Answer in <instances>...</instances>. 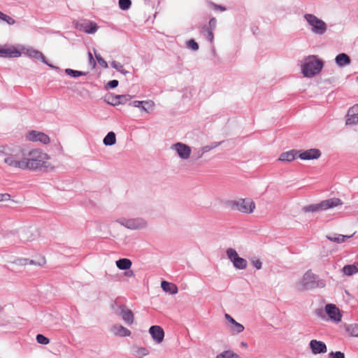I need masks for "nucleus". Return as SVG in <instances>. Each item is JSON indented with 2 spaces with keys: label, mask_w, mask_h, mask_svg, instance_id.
Returning a JSON list of instances; mask_svg holds the SVG:
<instances>
[{
  "label": "nucleus",
  "mask_w": 358,
  "mask_h": 358,
  "mask_svg": "<svg viewBox=\"0 0 358 358\" xmlns=\"http://www.w3.org/2000/svg\"><path fill=\"white\" fill-rule=\"evenodd\" d=\"M324 67V62L316 55L306 57L301 64V72L306 78H313L318 75Z\"/></svg>",
  "instance_id": "7ed1b4c3"
},
{
  "label": "nucleus",
  "mask_w": 358,
  "mask_h": 358,
  "mask_svg": "<svg viewBox=\"0 0 358 358\" xmlns=\"http://www.w3.org/2000/svg\"><path fill=\"white\" fill-rule=\"evenodd\" d=\"M226 254L236 268L242 270L247 268L248 262L246 259L240 257L235 249L231 248L227 249Z\"/></svg>",
  "instance_id": "9b49d317"
},
{
  "label": "nucleus",
  "mask_w": 358,
  "mask_h": 358,
  "mask_svg": "<svg viewBox=\"0 0 358 358\" xmlns=\"http://www.w3.org/2000/svg\"><path fill=\"white\" fill-rule=\"evenodd\" d=\"M10 200V195L9 194H0V202Z\"/></svg>",
  "instance_id": "603ef678"
},
{
  "label": "nucleus",
  "mask_w": 358,
  "mask_h": 358,
  "mask_svg": "<svg viewBox=\"0 0 358 358\" xmlns=\"http://www.w3.org/2000/svg\"><path fill=\"white\" fill-rule=\"evenodd\" d=\"M224 317H225L226 320L232 324V326L235 323H236V321L230 315L226 313Z\"/></svg>",
  "instance_id": "5fc2aeb1"
},
{
  "label": "nucleus",
  "mask_w": 358,
  "mask_h": 358,
  "mask_svg": "<svg viewBox=\"0 0 358 358\" xmlns=\"http://www.w3.org/2000/svg\"><path fill=\"white\" fill-rule=\"evenodd\" d=\"M111 66L116 69L120 73H122L123 75L126 76L127 73H129L128 71H126L124 69L123 65L117 61H113L110 64Z\"/></svg>",
  "instance_id": "7c9ffc66"
},
{
  "label": "nucleus",
  "mask_w": 358,
  "mask_h": 358,
  "mask_svg": "<svg viewBox=\"0 0 358 358\" xmlns=\"http://www.w3.org/2000/svg\"><path fill=\"white\" fill-rule=\"evenodd\" d=\"M352 235L344 236L342 234H332V235H327L326 237L330 241L335 242L337 243H343L346 239L352 237Z\"/></svg>",
  "instance_id": "a878e982"
},
{
  "label": "nucleus",
  "mask_w": 358,
  "mask_h": 358,
  "mask_svg": "<svg viewBox=\"0 0 358 358\" xmlns=\"http://www.w3.org/2000/svg\"><path fill=\"white\" fill-rule=\"evenodd\" d=\"M148 106V108H152L154 106V102L152 101H134L129 103L130 106L136 108H141V105Z\"/></svg>",
  "instance_id": "c756f323"
},
{
  "label": "nucleus",
  "mask_w": 358,
  "mask_h": 358,
  "mask_svg": "<svg viewBox=\"0 0 358 358\" xmlns=\"http://www.w3.org/2000/svg\"><path fill=\"white\" fill-rule=\"evenodd\" d=\"M292 152L294 151L292 150ZM322 152L319 149L311 148L304 151H296L292 153V159L299 157L302 160L317 159L321 157Z\"/></svg>",
  "instance_id": "f8f14e48"
},
{
  "label": "nucleus",
  "mask_w": 358,
  "mask_h": 358,
  "mask_svg": "<svg viewBox=\"0 0 358 358\" xmlns=\"http://www.w3.org/2000/svg\"><path fill=\"white\" fill-rule=\"evenodd\" d=\"M135 355L138 357H144L149 354V351L147 348L143 347H135Z\"/></svg>",
  "instance_id": "c9c22d12"
},
{
  "label": "nucleus",
  "mask_w": 358,
  "mask_h": 358,
  "mask_svg": "<svg viewBox=\"0 0 358 358\" xmlns=\"http://www.w3.org/2000/svg\"><path fill=\"white\" fill-rule=\"evenodd\" d=\"M187 46L193 51H197L199 50V45L194 39L189 40L187 42Z\"/></svg>",
  "instance_id": "79ce46f5"
},
{
  "label": "nucleus",
  "mask_w": 358,
  "mask_h": 358,
  "mask_svg": "<svg viewBox=\"0 0 358 358\" xmlns=\"http://www.w3.org/2000/svg\"><path fill=\"white\" fill-rule=\"evenodd\" d=\"M149 333L156 343L159 344L164 341V331L160 326L154 325L150 327Z\"/></svg>",
  "instance_id": "a211bd4d"
},
{
  "label": "nucleus",
  "mask_w": 358,
  "mask_h": 358,
  "mask_svg": "<svg viewBox=\"0 0 358 358\" xmlns=\"http://www.w3.org/2000/svg\"><path fill=\"white\" fill-rule=\"evenodd\" d=\"M231 331L235 334H239L243 331L244 327L241 324L236 322L232 327H231Z\"/></svg>",
  "instance_id": "ea45409f"
},
{
  "label": "nucleus",
  "mask_w": 358,
  "mask_h": 358,
  "mask_svg": "<svg viewBox=\"0 0 358 358\" xmlns=\"http://www.w3.org/2000/svg\"><path fill=\"white\" fill-rule=\"evenodd\" d=\"M343 204L342 201L338 198H331L321 201L319 203L308 206L305 208L307 212H317L327 210Z\"/></svg>",
  "instance_id": "423d86ee"
},
{
  "label": "nucleus",
  "mask_w": 358,
  "mask_h": 358,
  "mask_svg": "<svg viewBox=\"0 0 358 358\" xmlns=\"http://www.w3.org/2000/svg\"><path fill=\"white\" fill-rule=\"evenodd\" d=\"M278 161H282V162H285V161H287V162H289L291 161V151H287V152H282L278 159Z\"/></svg>",
  "instance_id": "37998d69"
},
{
  "label": "nucleus",
  "mask_w": 358,
  "mask_h": 358,
  "mask_svg": "<svg viewBox=\"0 0 358 358\" xmlns=\"http://www.w3.org/2000/svg\"><path fill=\"white\" fill-rule=\"evenodd\" d=\"M0 20L6 22L8 24L12 25L14 24L15 21L11 17L3 13L0 11Z\"/></svg>",
  "instance_id": "4c0bfd02"
},
{
  "label": "nucleus",
  "mask_w": 358,
  "mask_h": 358,
  "mask_svg": "<svg viewBox=\"0 0 358 358\" xmlns=\"http://www.w3.org/2000/svg\"><path fill=\"white\" fill-rule=\"evenodd\" d=\"M330 358H345V355L341 352H331L329 354Z\"/></svg>",
  "instance_id": "09e8293b"
},
{
  "label": "nucleus",
  "mask_w": 358,
  "mask_h": 358,
  "mask_svg": "<svg viewBox=\"0 0 358 358\" xmlns=\"http://www.w3.org/2000/svg\"><path fill=\"white\" fill-rule=\"evenodd\" d=\"M161 287L164 292L171 294H176L178 292V287L175 284L169 282L165 280L162 282Z\"/></svg>",
  "instance_id": "b1692460"
},
{
  "label": "nucleus",
  "mask_w": 358,
  "mask_h": 358,
  "mask_svg": "<svg viewBox=\"0 0 358 358\" xmlns=\"http://www.w3.org/2000/svg\"><path fill=\"white\" fill-rule=\"evenodd\" d=\"M110 331L115 336L127 337L131 335V331L120 324H113L110 328Z\"/></svg>",
  "instance_id": "6ab92c4d"
},
{
  "label": "nucleus",
  "mask_w": 358,
  "mask_h": 358,
  "mask_svg": "<svg viewBox=\"0 0 358 358\" xmlns=\"http://www.w3.org/2000/svg\"><path fill=\"white\" fill-rule=\"evenodd\" d=\"M145 106L144 104L141 105L140 108L143 111L148 112V109Z\"/></svg>",
  "instance_id": "13d9d810"
},
{
  "label": "nucleus",
  "mask_w": 358,
  "mask_h": 358,
  "mask_svg": "<svg viewBox=\"0 0 358 358\" xmlns=\"http://www.w3.org/2000/svg\"><path fill=\"white\" fill-rule=\"evenodd\" d=\"M88 56H89V59H90V63H92L93 65L94 66L95 65V62H94V59L93 58V56H92V53L89 52L88 53Z\"/></svg>",
  "instance_id": "4d7b16f0"
},
{
  "label": "nucleus",
  "mask_w": 358,
  "mask_h": 358,
  "mask_svg": "<svg viewBox=\"0 0 358 358\" xmlns=\"http://www.w3.org/2000/svg\"><path fill=\"white\" fill-rule=\"evenodd\" d=\"M117 222L122 226L131 230H142L148 227V221L141 217L134 218H120Z\"/></svg>",
  "instance_id": "0eeeda50"
},
{
  "label": "nucleus",
  "mask_w": 358,
  "mask_h": 358,
  "mask_svg": "<svg viewBox=\"0 0 358 358\" xmlns=\"http://www.w3.org/2000/svg\"><path fill=\"white\" fill-rule=\"evenodd\" d=\"M301 289H313L315 288H323L325 287V281L320 279L317 275L307 272L304 274L301 282L300 283Z\"/></svg>",
  "instance_id": "39448f33"
},
{
  "label": "nucleus",
  "mask_w": 358,
  "mask_h": 358,
  "mask_svg": "<svg viewBox=\"0 0 358 358\" xmlns=\"http://www.w3.org/2000/svg\"><path fill=\"white\" fill-rule=\"evenodd\" d=\"M252 264L254 267H255L257 270L262 268V263L259 259H255L252 261Z\"/></svg>",
  "instance_id": "3c124183"
},
{
  "label": "nucleus",
  "mask_w": 358,
  "mask_h": 358,
  "mask_svg": "<svg viewBox=\"0 0 358 358\" xmlns=\"http://www.w3.org/2000/svg\"><path fill=\"white\" fill-rule=\"evenodd\" d=\"M231 207L241 213L250 214L255 208V203L250 198L238 199L231 202Z\"/></svg>",
  "instance_id": "6e6552de"
},
{
  "label": "nucleus",
  "mask_w": 358,
  "mask_h": 358,
  "mask_svg": "<svg viewBox=\"0 0 358 358\" xmlns=\"http://www.w3.org/2000/svg\"><path fill=\"white\" fill-rule=\"evenodd\" d=\"M324 312L328 319L334 323H339L341 321L342 315L339 309L333 303L327 304L324 307Z\"/></svg>",
  "instance_id": "4468645a"
},
{
  "label": "nucleus",
  "mask_w": 358,
  "mask_h": 358,
  "mask_svg": "<svg viewBox=\"0 0 358 358\" xmlns=\"http://www.w3.org/2000/svg\"><path fill=\"white\" fill-rule=\"evenodd\" d=\"M346 331L352 336L358 337V324H351L346 327Z\"/></svg>",
  "instance_id": "2f4dec72"
},
{
  "label": "nucleus",
  "mask_w": 358,
  "mask_h": 358,
  "mask_svg": "<svg viewBox=\"0 0 358 358\" xmlns=\"http://www.w3.org/2000/svg\"><path fill=\"white\" fill-rule=\"evenodd\" d=\"M171 150L173 151L180 159L184 161L188 160L192 153L191 148L181 142L172 144L171 145Z\"/></svg>",
  "instance_id": "9d476101"
},
{
  "label": "nucleus",
  "mask_w": 358,
  "mask_h": 358,
  "mask_svg": "<svg viewBox=\"0 0 358 358\" xmlns=\"http://www.w3.org/2000/svg\"><path fill=\"white\" fill-rule=\"evenodd\" d=\"M213 30L208 28V26L205 25L201 27V34L210 43H213L214 39V36L213 33Z\"/></svg>",
  "instance_id": "c85d7f7f"
},
{
  "label": "nucleus",
  "mask_w": 358,
  "mask_h": 358,
  "mask_svg": "<svg viewBox=\"0 0 358 358\" xmlns=\"http://www.w3.org/2000/svg\"><path fill=\"white\" fill-rule=\"evenodd\" d=\"M119 7L122 10H128L131 6V0H119Z\"/></svg>",
  "instance_id": "e433bc0d"
},
{
  "label": "nucleus",
  "mask_w": 358,
  "mask_h": 358,
  "mask_svg": "<svg viewBox=\"0 0 358 358\" xmlns=\"http://www.w3.org/2000/svg\"><path fill=\"white\" fill-rule=\"evenodd\" d=\"M26 138L32 142H38L44 145L50 143V137L45 133L38 131H31L26 135Z\"/></svg>",
  "instance_id": "2eb2a0df"
},
{
  "label": "nucleus",
  "mask_w": 358,
  "mask_h": 358,
  "mask_svg": "<svg viewBox=\"0 0 358 358\" xmlns=\"http://www.w3.org/2000/svg\"><path fill=\"white\" fill-rule=\"evenodd\" d=\"M357 80H358V76H357Z\"/></svg>",
  "instance_id": "338daca9"
},
{
  "label": "nucleus",
  "mask_w": 358,
  "mask_h": 358,
  "mask_svg": "<svg viewBox=\"0 0 358 358\" xmlns=\"http://www.w3.org/2000/svg\"><path fill=\"white\" fill-rule=\"evenodd\" d=\"M103 143L106 146L113 145L116 143L115 134L113 131H110L104 137Z\"/></svg>",
  "instance_id": "cd10ccee"
},
{
  "label": "nucleus",
  "mask_w": 358,
  "mask_h": 358,
  "mask_svg": "<svg viewBox=\"0 0 358 358\" xmlns=\"http://www.w3.org/2000/svg\"><path fill=\"white\" fill-rule=\"evenodd\" d=\"M13 263L20 266H25L27 264H36V263L34 260H30L27 258L17 259Z\"/></svg>",
  "instance_id": "f704fd0d"
},
{
  "label": "nucleus",
  "mask_w": 358,
  "mask_h": 358,
  "mask_svg": "<svg viewBox=\"0 0 358 358\" xmlns=\"http://www.w3.org/2000/svg\"><path fill=\"white\" fill-rule=\"evenodd\" d=\"M120 307H126L124 305H121V304H118L116 301L114 302L112 305H111V309L113 311V313L116 315H118L120 314Z\"/></svg>",
  "instance_id": "c03bdc74"
},
{
  "label": "nucleus",
  "mask_w": 358,
  "mask_h": 358,
  "mask_svg": "<svg viewBox=\"0 0 358 358\" xmlns=\"http://www.w3.org/2000/svg\"><path fill=\"white\" fill-rule=\"evenodd\" d=\"M218 145H220V143H215V145H213V148L217 147Z\"/></svg>",
  "instance_id": "e2e57ef3"
},
{
  "label": "nucleus",
  "mask_w": 358,
  "mask_h": 358,
  "mask_svg": "<svg viewBox=\"0 0 358 358\" xmlns=\"http://www.w3.org/2000/svg\"><path fill=\"white\" fill-rule=\"evenodd\" d=\"M115 264L120 270H129L132 265V262L127 258H122L116 261Z\"/></svg>",
  "instance_id": "393cba45"
},
{
  "label": "nucleus",
  "mask_w": 358,
  "mask_h": 358,
  "mask_svg": "<svg viewBox=\"0 0 358 358\" xmlns=\"http://www.w3.org/2000/svg\"><path fill=\"white\" fill-rule=\"evenodd\" d=\"M242 345L244 346V347H247L248 346L247 343H245L244 342L242 343Z\"/></svg>",
  "instance_id": "680f3d73"
},
{
  "label": "nucleus",
  "mask_w": 358,
  "mask_h": 358,
  "mask_svg": "<svg viewBox=\"0 0 358 358\" xmlns=\"http://www.w3.org/2000/svg\"><path fill=\"white\" fill-rule=\"evenodd\" d=\"M115 99L119 100L116 102H113L112 105L113 106L124 104L127 101L130 100L131 97L129 95H116Z\"/></svg>",
  "instance_id": "72a5a7b5"
},
{
  "label": "nucleus",
  "mask_w": 358,
  "mask_h": 358,
  "mask_svg": "<svg viewBox=\"0 0 358 358\" xmlns=\"http://www.w3.org/2000/svg\"><path fill=\"white\" fill-rule=\"evenodd\" d=\"M44 263H45V260L43 259L42 263H38V265L41 266V265H43Z\"/></svg>",
  "instance_id": "0e129e2a"
},
{
  "label": "nucleus",
  "mask_w": 358,
  "mask_h": 358,
  "mask_svg": "<svg viewBox=\"0 0 358 358\" xmlns=\"http://www.w3.org/2000/svg\"><path fill=\"white\" fill-rule=\"evenodd\" d=\"M76 28L87 34H94L98 29V26L95 22L90 21H83L76 22Z\"/></svg>",
  "instance_id": "f3484780"
},
{
  "label": "nucleus",
  "mask_w": 358,
  "mask_h": 358,
  "mask_svg": "<svg viewBox=\"0 0 358 358\" xmlns=\"http://www.w3.org/2000/svg\"><path fill=\"white\" fill-rule=\"evenodd\" d=\"M334 60L336 64L340 68H343L346 66H348L351 62L350 57L345 53L338 54L337 56H336Z\"/></svg>",
  "instance_id": "5701e85b"
},
{
  "label": "nucleus",
  "mask_w": 358,
  "mask_h": 358,
  "mask_svg": "<svg viewBox=\"0 0 358 358\" xmlns=\"http://www.w3.org/2000/svg\"><path fill=\"white\" fill-rule=\"evenodd\" d=\"M96 59L98 62V63L103 66V68H108V64L107 62L101 57L100 55L95 54Z\"/></svg>",
  "instance_id": "49530a36"
},
{
  "label": "nucleus",
  "mask_w": 358,
  "mask_h": 358,
  "mask_svg": "<svg viewBox=\"0 0 358 358\" xmlns=\"http://www.w3.org/2000/svg\"><path fill=\"white\" fill-rule=\"evenodd\" d=\"M36 341L38 343L42 345H48L50 343V339L42 334L36 336Z\"/></svg>",
  "instance_id": "a19ab883"
},
{
  "label": "nucleus",
  "mask_w": 358,
  "mask_h": 358,
  "mask_svg": "<svg viewBox=\"0 0 358 358\" xmlns=\"http://www.w3.org/2000/svg\"><path fill=\"white\" fill-rule=\"evenodd\" d=\"M234 353L231 350H225L216 356V358H234Z\"/></svg>",
  "instance_id": "58836bf2"
},
{
  "label": "nucleus",
  "mask_w": 358,
  "mask_h": 358,
  "mask_svg": "<svg viewBox=\"0 0 358 358\" xmlns=\"http://www.w3.org/2000/svg\"><path fill=\"white\" fill-rule=\"evenodd\" d=\"M20 45H0V57L8 58L20 57L22 52L20 51Z\"/></svg>",
  "instance_id": "ddd939ff"
},
{
  "label": "nucleus",
  "mask_w": 358,
  "mask_h": 358,
  "mask_svg": "<svg viewBox=\"0 0 358 358\" xmlns=\"http://www.w3.org/2000/svg\"><path fill=\"white\" fill-rule=\"evenodd\" d=\"M315 315L323 320H327L326 313L322 308L317 309L315 310Z\"/></svg>",
  "instance_id": "a18cd8bd"
},
{
  "label": "nucleus",
  "mask_w": 358,
  "mask_h": 358,
  "mask_svg": "<svg viewBox=\"0 0 358 358\" xmlns=\"http://www.w3.org/2000/svg\"><path fill=\"white\" fill-rule=\"evenodd\" d=\"M117 100H118V99H115V96H112V99H111V102H110V103L112 104V103H113V102H116V101H117Z\"/></svg>",
  "instance_id": "052dcab7"
},
{
  "label": "nucleus",
  "mask_w": 358,
  "mask_h": 358,
  "mask_svg": "<svg viewBox=\"0 0 358 358\" xmlns=\"http://www.w3.org/2000/svg\"><path fill=\"white\" fill-rule=\"evenodd\" d=\"M343 272L346 275H352L358 273V264L346 265L343 268Z\"/></svg>",
  "instance_id": "bb28decb"
},
{
  "label": "nucleus",
  "mask_w": 358,
  "mask_h": 358,
  "mask_svg": "<svg viewBox=\"0 0 358 358\" xmlns=\"http://www.w3.org/2000/svg\"><path fill=\"white\" fill-rule=\"evenodd\" d=\"M125 274L127 276H131V275H133L134 273H133V271H130L129 272H126Z\"/></svg>",
  "instance_id": "bf43d9fd"
},
{
  "label": "nucleus",
  "mask_w": 358,
  "mask_h": 358,
  "mask_svg": "<svg viewBox=\"0 0 358 358\" xmlns=\"http://www.w3.org/2000/svg\"><path fill=\"white\" fill-rule=\"evenodd\" d=\"M209 5L214 10H219L220 11H225L226 10V8L224 6H223L217 5V4H216L215 3H213V2H210Z\"/></svg>",
  "instance_id": "de8ad7c7"
},
{
  "label": "nucleus",
  "mask_w": 358,
  "mask_h": 358,
  "mask_svg": "<svg viewBox=\"0 0 358 358\" xmlns=\"http://www.w3.org/2000/svg\"><path fill=\"white\" fill-rule=\"evenodd\" d=\"M310 348L314 355L325 353L327 352L326 344L322 341L312 340L310 342Z\"/></svg>",
  "instance_id": "aec40b11"
},
{
  "label": "nucleus",
  "mask_w": 358,
  "mask_h": 358,
  "mask_svg": "<svg viewBox=\"0 0 358 358\" xmlns=\"http://www.w3.org/2000/svg\"><path fill=\"white\" fill-rule=\"evenodd\" d=\"M50 156L38 148H26L25 170L50 172L55 166L50 162Z\"/></svg>",
  "instance_id": "f257e3e1"
},
{
  "label": "nucleus",
  "mask_w": 358,
  "mask_h": 358,
  "mask_svg": "<svg viewBox=\"0 0 358 358\" xmlns=\"http://www.w3.org/2000/svg\"><path fill=\"white\" fill-rule=\"evenodd\" d=\"M37 235L38 231L35 227H27L21 229L19 236L22 241L28 242L35 239Z\"/></svg>",
  "instance_id": "dca6fc26"
},
{
  "label": "nucleus",
  "mask_w": 358,
  "mask_h": 358,
  "mask_svg": "<svg viewBox=\"0 0 358 358\" xmlns=\"http://www.w3.org/2000/svg\"><path fill=\"white\" fill-rule=\"evenodd\" d=\"M20 51L22 52V55H27L29 57L34 58L36 59H41L42 62L48 65L52 69H59L57 66H55L51 64H50L43 55V53L33 48L25 47L24 45H20Z\"/></svg>",
  "instance_id": "1a4fd4ad"
},
{
  "label": "nucleus",
  "mask_w": 358,
  "mask_h": 358,
  "mask_svg": "<svg viewBox=\"0 0 358 358\" xmlns=\"http://www.w3.org/2000/svg\"><path fill=\"white\" fill-rule=\"evenodd\" d=\"M65 73L68 76H69L71 77H73V78H77V77H79V76H85L86 75L85 72L80 71H77V70H73V69H65Z\"/></svg>",
  "instance_id": "473e14b6"
},
{
  "label": "nucleus",
  "mask_w": 358,
  "mask_h": 358,
  "mask_svg": "<svg viewBox=\"0 0 358 358\" xmlns=\"http://www.w3.org/2000/svg\"><path fill=\"white\" fill-rule=\"evenodd\" d=\"M211 148H212L211 147H209V146H205V147L203 148V152H201L200 155H199L198 158L201 157H202V155H203V153L204 152H208V151H209Z\"/></svg>",
  "instance_id": "6e6d98bb"
},
{
  "label": "nucleus",
  "mask_w": 358,
  "mask_h": 358,
  "mask_svg": "<svg viewBox=\"0 0 358 358\" xmlns=\"http://www.w3.org/2000/svg\"><path fill=\"white\" fill-rule=\"evenodd\" d=\"M119 315L122 316L123 321L128 325L134 323V314L132 311L126 307H120Z\"/></svg>",
  "instance_id": "4be33fe9"
},
{
  "label": "nucleus",
  "mask_w": 358,
  "mask_h": 358,
  "mask_svg": "<svg viewBox=\"0 0 358 358\" xmlns=\"http://www.w3.org/2000/svg\"><path fill=\"white\" fill-rule=\"evenodd\" d=\"M352 107H357V113H358V104H356V105L353 106Z\"/></svg>",
  "instance_id": "69168bd1"
},
{
  "label": "nucleus",
  "mask_w": 358,
  "mask_h": 358,
  "mask_svg": "<svg viewBox=\"0 0 358 358\" xmlns=\"http://www.w3.org/2000/svg\"><path fill=\"white\" fill-rule=\"evenodd\" d=\"M107 85L110 88H115L118 85V81L117 80H112L108 83Z\"/></svg>",
  "instance_id": "864d4df0"
},
{
  "label": "nucleus",
  "mask_w": 358,
  "mask_h": 358,
  "mask_svg": "<svg viewBox=\"0 0 358 358\" xmlns=\"http://www.w3.org/2000/svg\"><path fill=\"white\" fill-rule=\"evenodd\" d=\"M357 108V107H352L349 109L345 122L346 125L352 126L358 123Z\"/></svg>",
  "instance_id": "412c9836"
},
{
  "label": "nucleus",
  "mask_w": 358,
  "mask_h": 358,
  "mask_svg": "<svg viewBox=\"0 0 358 358\" xmlns=\"http://www.w3.org/2000/svg\"><path fill=\"white\" fill-rule=\"evenodd\" d=\"M2 161L11 169L25 170L26 148L17 147L3 152Z\"/></svg>",
  "instance_id": "f03ea898"
},
{
  "label": "nucleus",
  "mask_w": 358,
  "mask_h": 358,
  "mask_svg": "<svg viewBox=\"0 0 358 358\" xmlns=\"http://www.w3.org/2000/svg\"><path fill=\"white\" fill-rule=\"evenodd\" d=\"M304 19L310 27V31L316 35H323L327 30V24L313 14L306 13Z\"/></svg>",
  "instance_id": "20e7f679"
},
{
  "label": "nucleus",
  "mask_w": 358,
  "mask_h": 358,
  "mask_svg": "<svg viewBox=\"0 0 358 358\" xmlns=\"http://www.w3.org/2000/svg\"><path fill=\"white\" fill-rule=\"evenodd\" d=\"M216 25H217V20L215 17H213L211 18L210 20H209V23H208V28L213 29V30H215V28H216Z\"/></svg>",
  "instance_id": "8fccbe9b"
}]
</instances>
